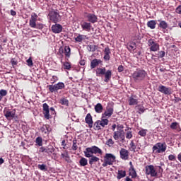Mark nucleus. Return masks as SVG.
I'll list each match as a JSON object with an SVG mask.
<instances>
[{
    "label": "nucleus",
    "instance_id": "nucleus-18",
    "mask_svg": "<svg viewBox=\"0 0 181 181\" xmlns=\"http://www.w3.org/2000/svg\"><path fill=\"white\" fill-rule=\"evenodd\" d=\"M16 114V110L13 109L11 111H6L4 112V116L8 119V118H15Z\"/></svg>",
    "mask_w": 181,
    "mask_h": 181
},
{
    "label": "nucleus",
    "instance_id": "nucleus-38",
    "mask_svg": "<svg viewBox=\"0 0 181 181\" xmlns=\"http://www.w3.org/2000/svg\"><path fill=\"white\" fill-rule=\"evenodd\" d=\"M159 27L161 29H167L168 28V23L165 21H161L159 23Z\"/></svg>",
    "mask_w": 181,
    "mask_h": 181
},
{
    "label": "nucleus",
    "instance_id": "nucleus-33",
    "mask_svg": "<svg viewBox=\"0 0 181 181\" xmlns=\"http://www.w3.org/2000/svg\"><path fill=\"white\" fill-rule=\"evenodd\" d=\"M54 152V148L53 146H49L48 147H46L45 149V153H47L48 155H52Z\"/></svg>",
    "mask_w": 181,
    "mask_h": 181
},
{
    "label": "nucleus",
    "instance_id": "nucleus-55",
    "mask_svg": "<svg viewBox=\"0 0 181 181\" xmlns=\"http://www.w3.org/2000/svg\"><path fill=\"white\" fill-rule=\"evenodd\" d=\"M57 80H59V78H57V76H52V78H51V81H52V84H54V83H56Z\"/></svg>",
    "mask_w": 181,
    "mask_h": 181
},
{
    "label": "nucleus",
    "instance_id": "nucleus-49",
    "mask_svg": "<svg viewBox=\"0 0 181 181\" xmlns=\"http://www.w3.org/2000/svg\"><path fill=\"white\" fill-rule=\"evenodd\" d=\"M38 169L40 170H47V168H46V165L45 164H39Z\"/></svg>",
    "mask_w": 181,
    "mask_h": 181
},
{
    "label": "nucleus",
    "instance_id": "nucleus-61",
    "mask_svg": "<svg viewBox=\"0 0 181 181\" xmlns=\"http://www.w3.org/2000/svg\"><path fill=\"white\" fill-rule=\"evenodd\" d=\"M176 12H177V13H179L180 15H181V6H179L176 8Z\"/></svg>",
    "mask_w": 181,
    "mask_h": 181
},
{
    "label": "nucleus",
    "instance_id": "nucleus-59",
    "mask_svg": "<svg viewBox=\"0 0 181 181\" xmlns=\"http://www.w3.org/2000/svg\"><path fill=\"white\" fill-rule=\"evenodd\" d=\"M117 70H118L119 73L124 71V66L122 65H119Z\"/></svg>",
    "mask_w": 181,
    "mask_h": 181
},
{
    "label": "nucleus",
    "instance_id": "nucleus-56",
    "mask_svg": "<svg viewBox=\"0 0 181 181\" xmlns=\"http://www.w3.org/2000/svg\"><path fill=\"white\" fill-rule=\"evenodd\" d=\"M27 63H28V66H30V67L33 66V61H32V58H29L27 60Z\"/></svg>",
    "mask_w": 181,
    "mask_h": 181
},
{
    "label": "nucleus",
    "instance_id": "nucleus-26",
    "mask_svg": "<svg viewBox=\"0 0 181 181\" xmlns=\"http://www.w3.org/2000/svg\"><path fill=\"white\" fill-rule=\"evenodd\" d=\"M103 110H104V107L101 103H97L95 105V111L97 112V114H101V112H103Z\"/></svg>",
    "mask_w": 181,
    "mask_h": 181
},
{
    "label": "nucleus",
    "instance_id": "nucleus-11",
    "mask_svg": "<svg viewBox=\"0 0 181 181\" xmlns=\"http://www.w3.org/2000/svg\"><path fill=\"white\" fill-rule=\"evenodd\" d=\"M114 114V108L112 107H107L106 110L102 114L103 118H110Z\"/></svg>",
    "mask_w": 181,
    "mask_h": 181
},
{
    "label": "nucleus",
    "instance_id": "nucleus-45",
    "mask_svg": "<svg viewBox=\"0 0 181 181\" xmlns=\"http://www.w3.org/2000/svg\"><path fill=\"white\" fill-rule=\"evenodd\" d=\"M136 109L138 110V111H139V114L145 112V107H144V106L141 105H137Z\"/></svg>",
    "mask_w": 181,
    "mask_h": 181
},
{
    "label": "nucleus",
    "instance_id": "nucleus-50",
    "mask_svg": "<svg viewBox=\"0 0 181 181\" xmlns=\"http://www.w3.org/2000/svg\"><path fill=\"white\" fill-rule=\"evenodd\" d=\"M77 141L76 140H74L73 141V145H72V150L73 151H77Z\"/></svg>",
    "mask_w": 181,
    "mask_h": 181
},
{
    "label": "nucleus",
    "instance_id": "nucleus-6",
    "mask_svg": "<svg viewBox=\"0 0 181 181\" xmlns=\"http://www.w3.org/2000/svg\"><path fill=\"white\" fill-rule=\"evenodd\" d=\"M113 138L116 142H118L120 139V142H125V132L124 130H117L114 132Z\"/></svg>",
    "mask_w": 181,
    "mask_h": 181
},
{
    "label": "nucleus",
    "instance_id": "nucleus-52",
    "mask_svg": "<svg viewBox=\"0 0 181 181\" xmlns=\"http://www.w3.org/2000/svg\"><path fill=\"white\" fill-rule=\"evenodd\" d=\"M170 128H171V129H177V122H173V123H171V124H170Z\"/></svg>",
    "mask_w": 181,
    "mask_h": 181
},
{
    "label": "nucleus",
    "instance_id": "nucleus-64",
    "mask_svg": "<svg viewBox=\"0 0 181 181\" xmlns=\"http://www.w3.org/2000/svg\"><path fill=\"white\" fill-rule=\"evenodd\" d=\"M11 15H12V16H15L16 15V11L11 10Z\"/></svg>",
    "mask_w": 181,
    "mask_h": 181
},
{
    "label": "nucleus",
    "instance_id": "nucleus-39",
    "mask_svg": "<svg viewBox=\"0 0 181 181\" xmlns=\"http://www.w3.org/2000/svg\"><path fill=\"white\" fill-rule=\"evenodd\" d=\"M138 104V100L134 98H130L129 100V105H136Z\"/></svg>",
    "mask_w": 181,
    "mask_h": 181
},
{
    "label": "nucleus",
    "instance_id": "nucleus-28",
    "mask_svg": "<svg viewBox=\"0 0 181 181\" xmlns=\"http://www.w3.org/2000/svg\"><path fill=\"white\" fill-rule=\"evenodd\" d=\"M125 176H127L126 171H124L122 170H118V173L117 175V179H118V180H120V179H122V177H125Z\"/></svg>",
    "mask_w": 181,
    "mask_h": 181
},
{
    "label": "nucleus",
    "instance_id": "nucleus-51",
    "mask_svg": "<svg viewBox=\"0 0 181 181\" xmlns=\"http://www.w3.org/2000/svg\"><path fill=\"white\" fill-rule=\"evenodd\" d=\"M127 139H131L132 138V132L129 131L126 133Z\"/></svg>",
    "mask_w": 181,
    "mask_h": 181
},
{
    "label": "nucleus",
    "instance_id": "nucleus-17",
    "mask_svg": "<svg viewBox=\"0 0 181 181\" xmlns=\"http://www.w3.org/2000/svg\"><path fill=\"white\" fill-rule=\"evenodd\" d=\"M81 26L83 30H86V32H90L91 30V23L83 21L81 23Z\"/></svg>",
    "mask_w": 181,
    "mask_h": 181
},
{
    "label": "nucleus",
    "instance_id": "nucleus-12",
    "mask_svg": "<svg viewBox=\"0 0 181 181\" xmlns=\"http://www.w3.org/2000/svg\"><path fill=\"white\" fill-rule=\"evenodd\" d=\"M119 155L121 159L123 160H128V159H129V152L125 148H121Z\"/></svg>",
    "mask_w": 181,
    "mask_h": 181
},
{
    "label": "nucleus",
    "instance_id": "nucleus-25",
    "mask_svg": "<svg viewBox=\"0 0 181 181\" xmlns=\"http://www.w3.org/2000/svg\"><path fill=\"white\" fill-rule=\"evenodd\" d=\"M41 132L46 134V135H49L50 132V126L49 124H45L41 127Z\"/></svg>",
    "mask_w": 181,
    "mask_h": 181
},
{
    "label": "nucleus",
    "instance_id": "nucleus-9",
    "mask_svg": "<svg viewBox=\"0 0 181 181\" xmlns=\"http://www.w3.org/2000/svg\"><path fill=\"white\" fill-rule=\"evenodd\" d=\"M148 46L149 47L151 52H158L159 50V44L153 39L148 40Z\"/></svg>",
    "mask_w": 181,
    "mask_h": 181
},
{
    "label": "nucleus",
    "instance_id": "nucleus-44",
    "mask_svg": "<svg viewBox=\"0 0 181 181\" xmlns=\"http://www.w3.org/2000/svg\"><path fill=\"white\" fill-rule=\"evenodd\" d=\"M35 142L38 145V146H42V145H43L42 139L40 136L36 138Z\"/></svg>",
    "mask_w": 181,
    "mask_h": 181
},
{
    "label": "nucleus",
    "instance_id": "nucleus-27",
    "mask_svg": "<svg viewBox=\"0 0 181 181\" xmlns=\"http://www.w3.org/2000/svg\"><path fill=\"white\" fill-rule=\"evenodd\" d=\"M129 176H132V179H135V177H136V171L135 170L134 166H132V168L129 169Z\"/></svg>",
    "mask_w": 181,
    "mask_h": 181
},
{
    "label": "nucleus",
    "instance_id": "nucleus-43",
    "mask_svg": "<svg viewBox=\"0 0 181 181\" xmlns=\"http://www.w3.org/2000/svg\"><path fill=\"white\" fill-rule=\"evenodd\" d=\"M129 146H130V151H132V152H135L136 149V146L135 145L133 141H131Z\"/></svg>",
    "mask_w": 181,
    "mask_h": 181
},
{
    "label": "nucleus",
    "instance_id": "nucleus-32",
    "mask_svg": "<svg viewBox=\"0 0 181 181\" xmlns=\"http://www.w3.org/2000/svg\"><path fill=\"white\" fill-rule=\"evenodd\" d=\"M79 165L81 166H87L88 165V160H87V158L82 157L79 160Z\"/></svg>",
    "mask_w": 181,
    "mask_h": 181
},
{
    "label": "nucleus",
    "instance_id": "nucleus-10",
    "mask_svg": "<svg viewBox=\"0 0 181 181\" xmlns=\"http://www.w3.org/2000/svg\"><path fill=\"white\" fill-rule=\"evenodd\" d=\"M85 18H87L88 22L90 23H95V22L98 21L97 16L94 13H85Z\"/></svg>",
    "mask_w": 181,
    "mask_h": 181
},
{
    "label": "nucleus",
    "instance_id": "nucleus-58",
    "mask_svg": "<svg viewBox=\"0 0 181 181\" xmlns=\"http://www.w3.org/2000/svg\"><path fill=\"white\" fill-rule=\"evenodd\" d=\"M159 57L162 59V57H165V51H160L159 52Z\"/></svg>",
    "mask_w": 181,
    "mask_h": 181
},
{
    "label": "nucleus",
    "instance_id": "nucleus-16",
    "mask_svg": "<svg viewBox=\"0 0 181 181\" xmlns=\"http://www.w3.org/2000/svg\"><path fill=\"white\" fill-rule=\"evenodd\" d=\"M59 53H61V58L62 59H63V54H62V53H64L66 57H70V54H71L70 47L65 46L64 50L59 49Z\"/></svg>",
    "mask_w": 181,
    "mask_h": 181
},
{
    "label": "nucleus",
    "instance_id": "nucleus-62",
    "mask_svg": "<svg viewBox=\"0 0 181 181\" xmlns=\"http://www.w3.org/2000/svg\"><path fill=\"white\" fill-rule=\"evenodd\" d=\"M110 55L105 54L104 59L106 60V62H108V60H110Z\"/></svg>",
    "mask_w": 181,
    "mask_h": 181
},
{
    "label": "nucleus",
    "instance_id": "nucleus-30",
    "mask_svg": "<svg viewBox=\"0 0 181 181\" xmlns=\"http://www.w3.org/2000/svg\"><path fill=\"white\" fill-rule=\"evenodd\" d=\"M147 26L150 28V29H155V28H156V21L153 20L148 21Z\"/></svg>",
    "mask_w": 181,
    "mask_h": 181
},
{
    "label": "nucleus",
    "instance_id": "nucleus-23",
    "mask_svg": "<svg viewBox=\"0 0 181 181\" xmlns=\"http://www.w3.org/2000/svg\"><path fill=\"white\" fill-rule=\"evenodd\" d=\"M101 61L100 59H94L90 62V69H95L97 66L100 64Z\"/></svg>",
    "mask_w": 181,
    "mask_h": 181
},
{
    "label": "nucleus",
    "instance_id": "nucleus-63",
    "mask_svg": "<svg viewBox=\"0 0 181 181\" xmlns=\"http://www.w3.org/2000/svg\"><path fill=\"white\" fill-rule=\"evenodd\" d=\"M40 152H42V153H43V152H45L46 153V148H45V147H40Z\"/></svg>",
    "mask_w": 181,
    "mask_h": 181
},
{
    "label": "nucleus",
    "instance_id": "nucleus-20",
    "mask_svg": "<svg viewBox=\"0 0 181 181\" xmlns=\"http://www.w3.org/2000/svg\"><path fill=\"white\" fill-rule=\"evenodd\" d=\"M86 123L88 124L89 128H93V117L91 114L88 113L85 118Z\"/></svg>",
    "mask_w": 181,
    "mask_h": 181
},
{
    "label": "nucleus",
    "instance_id": "nucleus-54",
    "mask_svg": "<svg viewBox=\"0 0 181 181\" xmlns=\"http://www.w3.org/2000/svg\"><path fill=\"white\" fill-rule=\"evenodd\" d=\"M168 160H176V156L173 154H170L168 156Z\"/></svg>",
    "mask_w": 181,
    "mask_h": 181
},
{
    "label": "nucleus",
    "instance_id": "nucleus-57",
    "mask_svg": "<svg viewBox=\"0 0 181 181\" xmlns=\"http://www.w3.org/2000/svg\"><path fill=\"white\" fill-rule=\"evenodd\" d=\"M11 63L12 66H16V64H18V62H16L15 60V59H11Z\"/></svg>",
    "mask_w": 181,
    "mask_h": 181
},
{
    "label": "nucleus",
    "instance_id": "nucleus-42",
    "mask_svg": "<svg viewBox=\"0 0 181 181\" xmlns=\"http://www.w3.org/2000/svg\"><path fill=\"white\" fill-rule=\"evenodd\" d=\"M93 127H94V129H95V131H100V129H102L101 126H100V123H99L98 120L94 123Z\"/></svg>",
    "mask_w": 181,
    "mask_h": 181
},
{
    "label": "nucleus",
    "instance_id": "nucleus-15",
    "mask_svg": "<svg viewBox=\"0 0 181 181\" xmlns=\"http://www.w3.org/2000/svg\"><path fill=\"white\" fill-rule=\"evenodd\" d=\"M37 21V15L36 13H34L31 16V18L30 19V28H33L35 29V28H37L36 25V21Z\"/></svg>",
    "mask_w": 181,
    "mask_h": 181
},
{
    "label": "nucleus",
    "instance_id": "nucleus-46",
    "mask_svg": "<svg viewBox=\"0 0 181 181\" xmlns=\"http://www.w3.org/2000/svg\"><path fill=\"white\" fill-rule=\"evenodd\" d=\"M86 37L85 35H78L76 37H75L76 42H83V39Z\"/></svg>",
    "mask_w": 181,
    "mask_h": 181
},
{
    "label": "nucleus",
    "instance_id": "nucleus-29",
    "mask_svg": "<svg viewBox=\"0 0 181 181\" xmlns=\"http://www.w3.org/2000/svg\"><path fill=\"white\" fill-rule=\"evenodd\" d=\"M61 156L63 159H65L66 162H68V163H70L71 160H70V156H69V152L65 151L64 153L61 154Z\"/></svg>",
    "mask_w": 181,
    "mask_h": 181
},
{
    "label": "nucleus",
    "instance_id": "nucleus-47",
    "mask_svg": "<svg viewBox=\"0 0 181 181\" xmlns=\"http://www.w3.org/2000/svg\"><path fill=\"white\" fill-rule=\"evenodd\" d=\"M63 65L64 69H65L66 70H70V69H71V65H70V63L69 62H64Z\"/></svg>",
    "mask_w": 181,
    "mask_h": 181
},
{
    "label": "nucleus",
    "instance_id": "nucleus-34",
    "mask_svg": "<svg viewBox=\"0 0 181 181\" xmlns=\"http://www.w3.org/2000/svg\"><path fill=\"white\" fill-rule=\"evenodd\" d=\"M55 87L57 88V91H59V90H63L66 86L64 85V83L59 82L58 83L55 84Z\"/></svg>",
    "mask_w": 181,
    "mask_h": 181
},
{
    "label": "nucleus",
    "instance_id": "nucleus-48",
    "mask_svg": "<svg viewBox=\"0 0 181 181\" xmlns=\"http://www.w3.org/2000/svg\"><path fill=\"white\" fill-rule=\"evenodd\" d=\"M148 130L146 129H141L139 132V135H140V136H146V132Z\"/></svg>",
    "mask_w": 181,
    "mask_h": 181
},
{
    "label": "nucleus",
    "instance_id": "nucleus-8",
    "mask_svg": "<svg viewBox=\"0 0 181 181\" xmlns=\"http://www.w3.org/2000/svg\"><path fill=\"white\" fill-rule=\"evenodd\" d=\"M158 90L165 95H171V94H173V89H172V88L163 85H160L158 88Z\"/></svg>",
    "mask_w": 181,
    "mask_h": 181
},
{
    "label": "nucleus",
    "instance_id": "nucleus-35",
    "mask_svg": "<svg viewBox=\"0 0 181 181\" xmlns=\"http://www.w3.org/2000/svg\"><path fill=\"white\" fill-rule=\"evenodd\" d=\"M97 49H98V47L94 45H89L87 46V50H88V52H95Z\"/></svg>",
    "mask_w": 181,
    "mask_h": 181
},
{
    "label": "nucleus",
    "instance_id": "nucleus-22",
    "mask_svg": "<svg viewBox=\"0 0 181 181\" xmlns=\"http://www.w3.org/2000/svg\"><path fill=\"white\" fill-rule=\"evenodd\" d=\"M89 158V165H93L95 162H100V158L94 156V154H90Z\"/></svg>",
    "mask_w": 181,
    "mask_h": 181
},
{
    "label": "nucleus",
    "instance_id": "nucleus-19",
    "mask_svg": "<svg viewBox=\"0 0 181 181\" xmlns=\"http://www.w3.org/2000/svg\"><path fill=\"white\" fill-rule=\"evenodd\" d=\"M105 79L104 81L105 83H108V81H110V80H111V77L112 76V71L111 70H106L105 71Z\"/></svg>",
    "mask_w": 181,
    "mask_h": 181
},
{
    "label": "nucleus",
    "instance_id": "nucleus-5",
    "mask_svg": "<svg viewBox=\"0 0 181 181\" xmlns=\"http://www.w3.org/2000/svg\"><path fill=\"white\" fill-rule=\"evenodd\" d=\"M48 16L49 18V21L54 23H57V22H60V21H62V17L57 11H49Z\"/></svg>",
    "mask_w": 181,
    "mask_h": 181
},
{
    "label": "nucleus",
    "instance_id": "nucleus-53",
    "mask_svg": "<svg viewBox=\"0 0 181 181\" xmlns=\"http://www.w3.org/2000/svg\"><path fill=\"white\" fill-rule=\"evenodd\" d=\"M105 54L110 55L111 54V49H110V47H107L105 48Z\"/></svg>",
    "mask_w": 181,
    "mask_h": 181
},
{
    "label": "nucleus",
    "instance_id": "nucleus-2",
    "mask_svg": "<svg viewBox=\"0 0 181 181\" xmlns=\"http://www.w3.org/2000/svg\"><path fill=\"white\" fill-rule=\"evenodd\" d=\"M83 152L86 158H90L91 155H97V153L103 155V150L95 146L86 148Z\"/></svg>",
    "mask_w": 181,
    "mask_h": 181
},
{
    "label": "nucleus",
    "instance_id": "nucleus-37",
    "mask_svg": "<svg viewBox=\"0 0 181 181\" xmlns=\"http://www.w3.org/2000/svg\"><path fill=\"white\" fill-rule=\"evenodd\" d=\"M59 104H62V105H66V107H69V100H67L65 98H62L59 100Z\"/></svg>",
    "mask_w": 181,
    "mask_h": 181
},
{
    "label": "nucleus",
    "instance_id": "nucleus-1",
    "mask_svg": "<svg viewBox=\"0 0 181 181\" xmlns=\"http://www.w3.org/2000/svg\"><path fill=\"white\" fill-rule=\"evenodd\" d=\"M147 73L144 69H136L132 74V77L135 83H141L146 78Z\"/></svg>",
    "mask_w": 181,
    "mask_h": 181
},
{
    "label": "nucleus",
    "instance_id": "nucleus-60",
    "mask_svg": "<svg viewBox=\"0 0 181 181\" xmlns=\"http://www.w3.org/2000/svg\"><path fill=\"white\" fill-rule=\"evenodd\" d=\"M117 131H122V129L124 128V125L122 124H118L117 126Z\"/></svg>",
    "mask_w": 181,
    "mask_h": 181
},
{
    "label": "nucleus",
    "instance_id": "nucleus-36",
    "mask_svg": "<svg viewBox=\"0 0 181 181\" xmlns=\"http://www.w3.org/2000/svg\"><path fill=\"white\" fill-rule=\"evenodd\" d=\"M47 88L50 93H56L57 92V89L56 88V84L54 85H48Z\"/></svg>",
    "mask_w": 181,
    "mask_h": 181
},
{
    "label": "nucleus",
    "instance_id": "nucleus-3",
    "mask_svg": "<svg viewBox=\"0 0 181 181\" xmlns=\"http://www.w3.org/2000/svg\"><path fill=\"white\" fill-rule=\"evenodd\" d=\"M166 143H156L152 148L153 153H163L166 151Z\"/></svg>",
    "mask_w": 181,
    "mask_h": 181
},
{
    "label": "nucleus",
    "instance_id": "nucleus-7",
    "mask_svg": "<svg viewBox=\"0 0 181 181\" xmlns=\"http://www.w3.org/2000/svg\"><path fill=\"white\" fill-rule=\"evenodd\" d=\"M146 175L151 176V177H156L158 176V172L155 167L152 165H146L145 167Z\"/></svg>",
    "mask_w": 181,
    "mask_h": 181
},
{
    "label": "nucleus",
    "instance_id": "nucleus-40",
    "mask_svg": "<svg viewBox=\"0 0 181 181\" xmlns=\"http://www.w3.org/2000/svg\"><path fill=\"white\" fill-rule=\"evenodd\" d=\"M8 94V91L5 89L0 90V101Z\"/></svg>",
    "mask_w": 181,
    "mask_h": 181
},
{
    "label": "nucleus",
    "instance_id": "nucleus-24",
    "mask_svg": "<svg viewBox=\"0 0 181 181\" xmlns=\"http://www.w3.org/2000/svg\"><path fill=\"white\" fill-rule=\"evenodd\" d=\"M106 70L107 69L105 68H97L96 69L97 77H101V76H104V74H105Z\"/></svg>",
    "mask_w": 181,
    "mask_h": 181
},
{
    "label": "nucleus",
    "instance_id": "nucleus-31",
    "mask_svg": "<svg viewBox=\"0 0 181 181\" xmlns=\"http://www.w3.org/2000/svg\"><path fill=\"white\" fill-rule=\"evenodd\" d=\"M100 122L102 124V128H105L106 125H108V122H110V121L108 120V119H107V117H103V116Z\"/></svg>",
    "mask_w": 181,
    "mask_h": 181
},
{
    "label": "nucleus",
    "instance_id": "nucleus-4",
    "mask_svg": "<svg viewBox=\"0 0 181 181\" xmlns=\"http://www.w3.org/2000/svg\"><path fill=\"white\" fill-rule=\"evenodd\" d=\"M117 158L114 154L112 153H106L105 156H104V163L102 164V166L103 168H106V166H111L113 165L114 162H115V159Z\"/></svg>",
    "mask_w": 181,
    "mask_h": 181
},
{
    "label": "nucleus",
    "instance_id": "nucleus-13",
    "mask_svg": "<svg viewBox=\"0 0 181 181\" xmlns=\"http://www.w3.org/2000/svg\"><path fill=\"white\" fill-rule=\"evenodd\" d=\"M51 30L53 33H61L63 30V26L60 24L56 23L55 25H52Z\"/></svg>",
    "mask_w": 181,
    "mask_h": 181
},
{
    "label": "nucleus",
    "instance_id": "nucleus-14",
    "mask_svg": "<svg viewBox=\"0 0 181 181\" xmlns=\"http://www.w3.org/2000/svg\"><path fill=\"white\" fill-rule=\"evenodd\" d=\"M43 112H44V117L46 119H50V114L49 111V105L47 103H44L42 105Z\"/></svg>",
    "mask_w": 181,
    "mask_h": 181
},
{
    "label": "nucleus",
    "instance_id": "nucleus-41",
    "mask_svg": "<svg viewBox=\"0 0 181 181\" xmlns=\"http://www.w3.org/2000/svg\"><path fill=\"white\" fill-rule=\"evenodd\" d=\"M115 142L112 141V139H109L107 141H106L105 145H107L109 148H112L114 146Z\"/></svg>",
    "mask_w": 181,
    "mask_h": 181
},
{
    "label": "nucleus",
    "instance_id": "nucleus-21",
    "mask_svg": "<svg viewBox=\"0 0 181 181\" xmlns=\"http://www.w3.org/2000/svg\"><path fill=\"white\" fill-rule=\"evenodd\" d=\"M127 49H128L129 52H134V50L136 49V43L134 42H130L127 43Z\"/></svg>",
    "mask_w": 181,
    "mask_h": 181
}]
</instances>
